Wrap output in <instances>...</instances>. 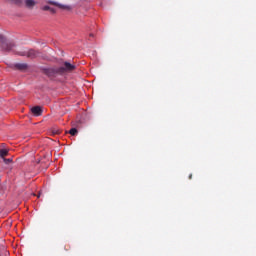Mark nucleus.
Masks as SVG:
<instances>
[{
	"label": "nucleus",
	"instance_id": "nucleus-1",
	"mask_svg": "<svg viewBox=\"0 0 256 256\" xmlns=\"http://www.w3.org/2000/svg\"><path fill=\"white\" fill-rule=\"evenodd\" d=\"M77 69L75 64H71L69 62H64L60 67H58L59 75H67V73H73Z\"/></svg>",
	"mask_w": 256,
	"mask_h": 256
},
{
	"label": "nucleus",
	"instance_id": "nucleus-2",
	"mask_svg": "<svg viewBox=\"0 0 256 256\" xmlns=\"http://www.w3.org/2000/svg\"><path fill=\"white\" fill-rule=\"evenodd\" d=\"M0 47L4 49L5 51H11L13 47H15V43L7 41V38L5 36L0 35Z\"/></svg>",
	"mask_w": 256,
	"mask_h": 256
},
{
	"label": "nucleus",
	"instance_id": "nucleus-3",
	"mask_svg": "<svg viewBox=\"0 0 256 256\" xmlns=\"http://www.w3.org/2000/svg\"><path fill=\"white\" fill-rule=\"evenodd\" d=\"M43 73L44 75H47V77H57V75H60L59 67L44 68Z\"/></svg>",
	"mask_w": 256,
	"mask_h": 256
},
{
	"label": "nucleus",
	"instance_id": "nucleus-4",
	"mask_svg": "<svg viewBox=\"0 0 256 256\" xmlns=\"http://www.w3.org/2000/svg\"><path fill=\"white\" fill-rule=\"evenodd\" d=\"M19 55H21L22 57H28L29 59H35V57L39 55V52L30 49L28 51L19 52Z\"/></svg>",
	"mask_w": 256,
	"mask_h": 256
},
{
	"label": "nucleus",
	"instance_id": "nucleus-5",
	"mask_svg": "<svg viewBox=\"0 0 256 256\" xmlns=\"http://www.w3.org/2000/svg\"><path fill=\"white\" fill-rule=\"evenodd\" d=\"M31 112L33 113V115H35V117H41V115H43V109H41L40 106H35L31 109Z\"/></svg>",
	"mask_w": 256,
	"mask_h": 256
},
{
	"label": "nucleus",
	"instance_id": "nucleus-6",
	"mask_svg": "<svg viewBox=\"0 0 256 256\" xmlns=\"http://www.w3.org/2000/svg\"><path fill=\"white\" fill-rule=\"evenodd\" d=\"M15 67L19 71H27V69H29V65H27L26 63H17V64H15Z\"/></svg>",
	"mask_w": 256,
	"mask_h": 256
},
{
	"label": "nucleus",
	"instance_id": "nucleus-7",
	"mask_svg": "<svg viewBox=\"0 0 256 256\" xmlns=\"http://www.w3.org/2000/svg\"><path fill=\"white\" fill-rule=\"evenodd\" d=\"M8 3L12 5H17V7H23V0H6Z\"/></svg>",
	"mask_w": 256,
	"mask_h": 256
},
{
	"label": "nucleus",
	"instance_id": "nucleus-8",
	"mask_svg": "<svg viewBox=\"0 0 256 256\" xmlns=\"http://www.w3.org/2000/svg\"><path fill=\"white\" fill-rule=\"evenodd\" d=\"M25 3V6L28 8V9H33L36 5V3L34 2V0H25L24 1Z\"/></svg>",
	"mask_w": 256,
	"mask_h": 256
},
{
	"label": "nucleus",
	"instance_id": "nucleus-9",
	"mask_svg": "<svg viewBox=\"0 0 256 256\" xmlns=\"http://www.w3.org/2000/svg\"><path fill=\"white\" fill-rule=\"evenodd\" d=\"M9 156V149H0V158L5 159L6 157Z\"/></svg>",
	"mask_w": 256,
	"mask_h": 256
},
{
	"label": "nucleus",
	"instance_id": "nucleus-10",
	"mask_svg": "<svg viewBox=\"0 0 256 256\" xmlns=\"http://www.w3.org/2000/svg\"><path fill=\"white\" fill-rule=\"evenodd\" d=\"M43 11H50V13H56L55 8H51L50 6H44L42 8Z\"/></svg>",
	"mask_w": 256,
	"mask_h": 256
},
{
	"label": "nucleus",
	"instance_id": "nucleus-11",
	"mask_svg": "<svg viewBox=\"0 0 256 256\" xmlns=\"http://www.w3.org/2000/svg\"><path fill=\"white\" fill-rule=\"evenodd\" d=\"M70 135H72L73 137H75V135H77V133H79L77 131V128H71L70 131H69Z\"/></svg>",
	"mask_w": 256,
	"mask_h": 256
},
{
	"label": "nucleus",
	"instance_id": "nucleus-12",
	"mask_svg": "<svg viewBox=\"0 0 256 256\" xmlns=\"http://www.w3.org/2000/svg\"><path fill=\"white\" fill-rule=\"evenodd\" d=\"M3 162L5 163V165H9L10 163H13V159L12 158H3Z\"/></svg>",
	"mask_w": 256,
	"mask_h": 256
},
{
	"label": "nucleus",
	"instance_id": "nucleus-13",
	"mask_svg": "<svg viewBox=\"0 0 256 256\" xmlns=\"http://www.w3.org/2000/svg\"><path fill=\"white\" fill-rule=\"evenodd\" d=\"M61 133V130L54 128L52 129V135H59Z\"/></svg>",
	"mask_w": 256,
	"mask_h": 256
},
{
	"label": "nucleus",
	"instance_id": "nucleus-14",
	"mask_svg": "<svg viewBox=\"0 0 256 256\" xmlns=\"http://www.w3.org/2000/svg\"><path fill=\"white\" fill-rule=\"evenodd\" d=\"M49 5H57V3L53 2V1H48Z\"/></svg>",
	"mask_w": 256,
	"mask_h": 256
},
{
	"label": "nucleus",
	"instance_id": "nucleus-15",
	"mask_svg": "<svg viewBox=\"0 0 256 256\" xmlns=\"http://www.w3.org/2000/svg\"><path fill=\"white\" fill-rule=\"evenodd\" d=\"M189 179H193V174H190V175H189Z\"/></svg>",
	"mask_w": 256,
	"mask_h": 256
},
{
	"label": "nucleus",
	"instance_id": "nucleus-16",
	"mask_svg": "<svg viewBox=\"0 0 256 256\" xmlns=\"http://www.w3.org/2000/svg\"><path fill=\"white\" fill-rule=\"evenodd\" d=\"M90 37H93V34H90Z\"/></svg>",
	"mask_w": 256,
	"mask_h": 256
}]
</instances>
